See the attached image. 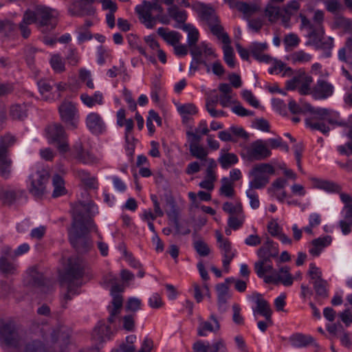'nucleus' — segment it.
<instances>
[{"mask_svg": "<svg viewBox=\"0 0 352 352\" xmlns=\"http://www.w3.org/2000/svg\"><path fill=\"white\" fill-rule=\"evenodd\" d=\"M97 207L92 201L79 202L72 205V226L68 228V237L72 246L78 253H86L92 247L89 232L96 228L92 216Z\"/></svg>", "mask_w": 352, "mask_h": 352, "instance_id": "obj_1", "label": "nucleus"}, {"mask_svg": "<svg viewBox=\"0 0 352 352\" xmlns=\"http://www.w3.org/2000/svg\"><path fill=\"white\" fill-rule=\"evenodd\" d=\"M45 343L39 340L28 342L22 352H44L46 346L58 349V352H65L69 343V334L63 329H52L47 324H43L40 329Z\"/></svg>", "mask_w": 352, "mask_h": 352, "instance_id": "obj_2", "label": "nucleus"}, {"mask_svg": "<svg viewBox=\"0 0 352 352\" xmlns=\"http://www.w3.org/2000/svg\"><path fill=\"white\" fill-rule=\"evenodd\" d=\"M302 109L305 111L312 113L314 116L305 120V124L311 130L319 131L324 135H327L330 128L326 122L340 126H346V122L340 118L338 112L326 108L315 109L309 103H305Z\"/></svg>", "mask_w": 352, "mask_h": 352, "instance_id": "obj_3", "label": "nucleus"}, {"mask_svg": "<svg viewBox=\"0 0 352 352\" xmlns=\"http://www.w3.org/2000/svg\"><path fill=\"white\" fill-rule=\"evenodd\" d=\"M84 264L79 258H69L68 266L60 276V284L67 287V293L64 295L62 307L65 309L67 301L71 300L74 295L78 294L77 289L82 285V278L84 276Z\"/></svg>", "mask_w": 352, "mask_h": 352, "instance_id": "obj_4", "label": "nucleus"}, {"mask_svg": "<svg viewBox=\"0 0 352 352\" xmlns=\"http://www.w3.org/2000/svg\"><path fill=\"white\" fill-rule=\"evenodd\" d=\"M20 327L11 319L0 320V346L3 349H18L22 343Z\"/></svg>", "mask_w": 352, "mask_h": 352, "instance_id": "obj_5", "label": "nucleus"}, {"mask_svg": "<svg viewBox=\"0 0 352 352\" xmlns=\"http://www.w3.org/2000/svg\"><path fill=\"white\" fill-rule=\"evenodd\" d=\"M117 276L112 273H108L104 275L102 278V285L104 287L111 285V305L107 307V309L109 312V316L107 320L109 323H113L115 321V318L120 313L123 305V298L120 294L123 291V288L120 285L117 283Z\"/></svg>", "mask_w": 352, "mask_h": 352, "instance_id": "obj_6", "label": "nucleus"}, {"mask_svg": "<svg viewBox=\"0 0 352 352\" xmlns=\"http://www.w3.org/2000/svg\"><path fill=\"white\" fill-rule=\"evenodd\" d=\"M274 166L267 163L254 165L249 171L248 175L252 179L249 182L250 189H263L270 182L269 175H274Z\"/></svg>", "mask_w": 352, "mask_h": 352, "instance_id": "obj_7", "label": "nucleus"}, {"mask_svg": "<svg viewBox=\"0 0 352 352\" xmlns=\"http://www.w3.org/2000/svg\"><path fill=\"white\" fill-rule=\"evenodd\" d=\"M58 110L61 121L68 129L75 130L78 128L80 114L76 103L65 100L59 105Z\"/></svg>", "mask_w": 352, "mask_h": 352, "instance_id": "obj_8", "label": "nucleus"}, {"mask_svg": "<svg viewBox=\"0 0 352 352\" xmlns=\"http://www.w3.org/2000/svg\"><path fill=\"white\" fill-rule=\"evenodd\" d=\"M47 135L50 144H56L57 149L61 153L69 151L67 135L65 127L60 123H54L47 128Z\"/></svg>", "mask_w": 352, "mask_h": 352, "instance_id": "obj_9", "label": "nucleus"}, {"mask_svg": "<svg viewBox=\"0 0 352 352\" xmlns=\"http://www.w3.org/2000/svg\"><path fill=\"white\" fill-rule=\"evenodd\" d=\"M197 6L201 19L207 23L214 35L221 38V34L224 33L223 28L219 24L220 21L214 10L202 3H199Z\"/></svg>", "mask_w": 352, "mask_h": 352, "instance_id": "obj_10", "label": "nucleus"}, {"mask_svg": "<svg viewBox=\"0 0 352 352\" xmlns=\"http://www.w3.org/2000/svg\"><path fill=\"white\" fill-rule=\"evenodd\" d=\"M50 179L49 171L41 168L30 176L31 183L30 192L36 198L42 197L47 192L46 186Z\"/></svg>", "mask_w": 352, "mask_h": 352, "instance_id": "obj_11", "label": "nucleus"}, {"mask_svg": "<svg viewBox=\"0 0 352 352\" xmlns=\"http://www.w3.org/2000/svg\"><path fill=\"white\" fill-rule=\"evenodd\" d=\"M16 142L14 136L10 134L0 138V175L7 178L10 173L12 161L8 158V149Z\"/></svg>", "mask_w": 352, "mask_h": 352, "instance_id": "obj_12", "label": "nucleus"}, {"mask_svg": "<svg viewBox=\"0 0 352 352\" xmlns=\"http://www.w3.org/2000/svg\"><path fill=\"white\" fill-rule=\"evenodd\" d=\"M272 152L267 144L263 140H257L251 144L248 148L245 154H242V157L250 162L259 161L270 157Z\"/></svg>", "mask_w": 352, "mask_h": 352, "instance_id": "obj_13", "label": "nucleus"}, {"mask_svg": "<svg viewBox=\"0 0 352 352\" xmlns=\"http://www.w3.org/2000/svg\"><path fill=\"white\" fill-rule=\"evenodd\" d=\"M96 0H76L68 8V12L72 16H92L96 14L93 6Z\"/></svg>", "mask_w": 352, "mask_h": 352, "instance_id": "obj_14", "label": "nucleus"}, {"mask_svg": "<svg viewBox=\"0 0 352 352\" xmlns=\"http://www.w3.org/2000/svg\"><path fill=\"white\" fill-rule=\"evenodd\" d=\"M316 34L310 38L307 44L314 46L316 50L323 52L322 56L329 58L331 56V50L334 47L333 38L331 36L324 38V30H318Z\"/></svg>", "mask_w": 352, "mask_h": 352, "instance_id": "obj_15", "label": "nucleus"}, {"mask_svg": "<svg viewBox=\"0 0 352 352\" xmlns=\"http://www.w3.org/2000/svg\"><path fill=\"white\" fill-rule=\"evenodd\" d=\"M135 10L146 28L152 29L155 27L157 18L152 14L153 9L151 1L144 0L141 4L136 6Z\"/></svg>", "mask_w": 352, "mask_h": 352, "instance_id": "obj_16", "label": "nucleus"}, {"mask_svg": "<svg viewBox=\"0 0 352 352\" xmlns=\"http://www.w3.org/2000/svg\"><path fill=\"white\" fill-rule=\"evenodd\" d=\"M58 12L49 7L45 6H37L38 23L40 26L50 25L52 28L56 25Z\"/></svg>", "mask_w": 352, "mask_h": 352, "instance_id": "obj_17", "label": "nucleus"}, {"mask_svg": "<svg viewBox=\"0 0 352 352\" xmlns=\"http://www.w3.org/2000/svg\"><path fill=\"white\" fill-rule=\"evenodd\" d=\"M85 124L92 134L100 135L106 131V124L104 120L101 116L96 112H91L87 116Z\"/></svg>", "mask_w": 352, "mask_h": 352, "instance_id": "obj_18", "label": "nucleus"}, {"mask_svg": "<svg viewBox=\"0 0 352 352\" xmlns=\"http://www.w3.org/2000/svg\"><path fill=\"white\" fill-rule=\"evenodd\" d=\"M215 289L218 310L221 314H223L228 309V300L232 298V294L227 284H217Z\"/></svg>", "mask_w": 352, "mask_h": 352, "instance_id": "obj_19", "label": "nucleus"}, {"mask_svg": "<svg viewBox=\"0 0 352 352\" xmlns=\"http://www.w3.org/2000/svg\"><path fill=\"white\" fill-rule=\"evenodd\" d=\"M192 350L193 352H228L226 345L221 339L214 342L211 346L209 342L205 344L204 341L197 340L193 344Z\"/></svg>", "mask_w": 352, "mask_h": 352, "instance_id": "obj_20", "label": "nucleus"}, {"mask_svg": "<svg viewBox=\"0 0 352 352\" xmlns=\"http://www.w3.org/2000/svg\"><path fill=\"white\" fill-rule=\"evenodd\" d=\"M333 90V86L331 83L324 80H318L311 94L316 100H324L332 96Z\"/></svg>", "mask_w": 352, "mask_h": 352, "instance_id": "obj_21", "label": "nucleus"}, {"mask_svg": "<svg viewBox=\"0 0 352 352\" xmlns=\"http://www.w3.org/2000/svg\"><path fill=\"white\" fill-rule=\"evenodd\" d=\"M256 298V307L253 308L254 314H258L262 316L265 317L266 321L272 324V311L270 309V306L267 300L262 298V295L258 293L253 294Z\"/></svg>", "mask_w": 352, "mask_h": 352, "instance_id": "obj_22", "label": "nucleus"}, {"mask_svg": "<svg viewBox=\"0 0 352 352\" xmlns=\"http://www.w3.org/2000/svg\"><path fill=\"white\" fill-rule=\"evenodd\" d=\"M210 319L212 321H200L197 328V334L199 336H206L207 331L216 333L220 329V324L214 314L210 316Z\"/></svg>", "mask_w": 352, "mask_h": 352, "instance_id": "obj_23", "label": "nucleus"}, {"mask_svg": "<svg viewBox=\"0 0 352 352\" xmlns=\"http://www.w3.org/2000/svg\"><path fill=\"white\" fill-rule=\"evenodd\" d=\"M220 39L224 44L223 47L224 60L230 68H234L235 66L234 56L233 49L230 46V38L227 33H223L221 34Z\"/></svg>", "mask_w": 352, "mask_h": 352, "instance_id": "obj_24", "label": "nucleus"}, {"mask_svg": "<svg viewBox=\"0 0 352 352\" xmlns=\"http://www.w3.org/2000/svg\"><path fill=\"white\" fill-rule=\"evenodd\" d=\"M28 284L41 287L42 292H45V279L41 273H40L35 267L30 268L28 272ZM52 288L49 286L47 287V291H50Z\"/></svg>", "mask_w": 352, "mask_h": 352, "instance_id": "obj_25", "label": "nucleus"}, {"mask_svg": "<svg viewBox=\"0 0 352 352\" xmlns=\"http://www.w3.org/2000/svg\"><path fill=\"white\" fill-rule=\"evenodd\" d=\"M157 34L169 45L175 46L179 44L182 38V34L174 30L167 31V28L160 27L157 29Z\"/></svg>", "mask_w": 352, "mask_h": 352, "instance_id": "obj_26", "label": "nucleus"}, {"mask_svg": "<svg viewBox=\"0 0 352 352\" xmlns=\"http://www.w3.org/2000/svg\"><path fill=\"white\" fill-rule=\"evenodd\" d=\"M294 278L291 274H280L274 271L271 275L265 277V283L267 284L278 285L282 283L284 286H291L293 284Z\"/></svg>", "mask_w": 352, "mask_h": 352, "instance_id": "obj_27", "label": "nucleus"}, {"mask_svg": "<svg viewBox=\"0 0 352 352\" xmlns=\"http://www.w3.org/2000/svg\"><path fill=\"white\" fill-rule=\"evenodd\" d=\"M331 241L332 237L329 235L315 239L311 241L312 248L309 249V252L313 256H319L322 250L329 245Z\"/></svg>", "mask_w": 352, "mask_h": 352, "instance_id": "obj_28", "label": "nucleus"}, {"mask_svg": "<svg viewBox=\"0 0 352 352\" xmlns=\"http://www.w3.org/2000/svg\"><path fill=\"white\" fill-rule=\"evenodd\" d=\"M316 293L315 298L320 302L329 297V284L326 280H322L317 282H311Z\"/></svg>", "mask_w": 352, "mask_h": 352, "instance_id": "obj_29", "label": "nucleus"}, {"mask_svg": "<svg viewBox=\"0 0 352 352\" xmlns=\"http://www.w3.org/2000/svg\"><path fill=\"white\" fill-rule=\"evenodd\" d=\"M175 28L182 29L184 31L188 33L187 36V43L188 46L193 45L197 43L199 41V34L197 28L192 25L188 23L184 24L182 26L179 25H175Z\"/></svg>", "mask_w": 352, "mask_h": 352, "instance_id": "obj_30", "label": "nucleus"}, {"mask_svg": "<svg viewBox=\"0 0 352 352\" xmlns=\"http://www.w3.org/2000/svg\"><path fill=\"white\" fill-rule=\"evenodd\" d=\"M167 12L168 16L178 24H182V25L186 24L185 22L188 18V14L186 10H181L177 6L173 5L168 8Z\"/></svg>", "mask_w": 352, "mask_h": 352, "instance_id": "obj_31", "label": "nucleus"}, {"mask_svg": "<svg viewBox=\"0 0 352 352\" xmlns=\"http://www.w3.org/2000/svg\"><path fill=\"white\" fill-rule=\"evenodd\" d=\"M217 240L219 243V248L221 250L223 257L230 256H235V251L232 250V245L228 239H224L222 234L217 231L216 232Z\"/></svg>", "mask_w": 352, "mask_h": 352, "instance_id": "obj_32", "label": "nucleus"}, {"mask_svg": "<svg viewBox=\"0 0 352 352\" xmlns=\"http://www.w3.org/2000/svg\"><path fill=\"white\" fill-rule=\"evenodd\" d=\"M103 98L102 94L99 91H96L93 96H89L87 94H82L80 95V100L82 103L89 108L96 104L102 105L103 104Z\"/></svg>", "mask_w": 352, "mask_h": 352, "instance_id": "obj_33", "label": "nucleus"}, {"mask_svg": "<svg viewBox=\"0 0 352 352\" xmlns=\"http://www.w3.org/2000/svg\"><path fill=\"white\" fill-rule=\"evenodd\" d=\"M289 341L293 346L301 348L311 344L314 338L310 336L297 333L290 336Z\"/></svg>", "mask_w": 352, "mask_h": 352, "instance_id": "obj_34", "label": "nucleus"}, {"mask_svg": "<svg viewBox=\"0 0 352 352\" xmlns=\"http://www.w3.org/2000/svg\"><path fill=\"white\" fill-rule=\"evenodd\" d=\"M10 116L13 120H24L28 116L26 104L24 103L12 104L10 108Z\"/></svg>", "mask_w": 352, "mask_h": 352, "instance_id": "obj_35", "label": "nucleus"}, {"mask_svg": "<svg viewBox=\"0 0 352 352\" xmlns=\"http://www.w3.org/2000/svg\"><path fill=\"white\" fill-rule=\"evenodd\" d=\"M314 187L324 190L328 192H336L340 190V187L334 182L322 180L317 178H313Z\"/></svg>", "mask_w": 352, "mask_h": 352, "instance_id": "obj_36", "label": "nucleus"}, {"mask_svg": "<svg viewBox=\"0 0 352 352\" xmlns=\"http://www.w3.org/2000/svg\"><path fill=\"white\" fill-rule=\"evenodd\" d=\"M254 268L257 276L259 278H263L264 281L265 277L267 276L265 275V273L272 272L273 274L275 271L270 263V261H258L254 263Z\"/></svg>", "mask_w": 352, "mask_h": 352, "instance_id": "obj_37", "label": "nucleus"}, {"mask_svg": "<svg viewBox=\"0 0 352 352\" xmlns=\"http://www.w3.org/2000/svg\"><path fill=\"white\" fill-rule=\"evenodd\" d=\"M236 9L242 12L245 17L249 19L254 13L257 12L259 8L254 3H248L243 1H237L235 3Z\"/></svg>", "mask_w": 352, "mask_h": 352, "instance_id": "obj_38", "label": "nucleus"}, {"mask_svg": "<svg viewBox=\"0 0 352 352\" xmlns=\"http://www.w3.org/2000/svg\"><path fill=\"white\" fill-rule=\"evenodd\" d=\"M52 184L54 186V190L52 192V197L56 198L60 197L66 194V189L65 187V182L62 177L59 175L56 174L52 178Z\"/></svg>", "mask_w": 352, "mask_h": 352, "instance_id": "obj_39", "label": "nucleus"}, {"mask_svg": "<svg viewBox=\"0 0 352 352\" xmlns=\"http://www.w3.org/2000/svg\"><path fill=\"white\" fill-rule=\"evenodd\" d=\"M218 162L223 169H228L239 162L238 157L233 153H221Z\"/></svg>", "mask_w": 352, "mask_h": 352, "instance_id": "obj_40", "label": "nucleus"}, {"mask_svg": "<svg viewBox=\"0 0 352 352\" xmlns=\"http://www.w3.org/2000/svg\"><path fill=\"white\" fill-rule=\"evenodd\" d=\"M221 186L219 189V194L228 198L234 195V184L228 177H224L221 180Z\"/></svg>", "mask_w": 352, "mask_h": 352, "instance_id": "obj_41", "label": "nucleus"}, {"mask_svg": "<svg viewBox=\"0 0 352 352\" xmlns=\"http://www.w3.org/2000/svg\"><path fill=\"white\" fill-rule=\"evenodd\" d=\"M287 59L292 64L305 63L311 60V55L305 52L303 50H298L291 54Z\"/></svg>", "mask_w": 352, "mask_h": 352, "instance_id": "obj_42", "label": "nucleus"}, {"mask_svg": "<svg viewBox=\"0 0 352 352\" xmlns=\"http://www.w3.org/2000/svg\"><path fill=\"white\" fill-rule=\"evenodd\" d=\"M25 194L24 190H4L0 195V198L4 204H12L16 199Z\"/></svg>", "mask_w": 352, "mask_h": 352, "instance_id": "obj_43", "label": "nucleus"}, {"mask_svg": "<svg viewBox=\"0 0 352 352\" xmlns=\"http://www.w3.org/2000/svg\"><path fill=\"white\" fill-rule=\"evenodd\" d=\"M301 25L302 26L309 30L308 36L309 38L314 36L318 30H323V26L321 24H314L311 23L306 16L301 15Z\"/></svg>", "mask_w": 352, "mask_h": 352, "instance_id": "obj_44", "label": "nucleus"}, {"mask_svg": "<svg viewBox=\"0 0 352 352\" xmlns=\"http://www.w3.org/2000/svg\"><path fill=\"white\" fill-rule=\"evenodd\" d=\"M75 177L79 178L86 186L94 188L96 186V179L90 176V173L82 169L74 170Z\"/></svg>", "mask_w": 352, "mask_h": 352, "instance_id": "obj_45", "label": "nucleus"}, {"mask_svg": "<svg viewBox=\"0 0 352 352\" xmlns=\"http://www.w3.org/2000/svg\"><path fill=\"white\" fill-rule=\"evenodd\" d=\"M283 9H280L278 6H274L271 3L267 4L265 10V16L268 18V20L272 22H276L280 19V15Z\"/></svg>", "mask_w": 352, "mask_h": 352, "instance_id": "obj_46", "label": "nucleus"}, {"mask_svg": "<svg viewBox=\"0 0 352 352\" xmlns=\"http://www.w3.org/2000/svg\"><path fill=\"white\" fill-rule=\"evenodd\" d=\"M189 151L192 156L201 160H206L208 151L199 144H190Z\"/></svg>", "mask_w": 352, "mask_h": 352, "instance_id": "obj_47", "label": "nucleus"}, {"mask_svg": "<svg viewBox=\"0 0 352 352\" xmlns=\"http://www.w3.org/2000/svg\"><path fill=\"white\" fill-rule=\"evenodd\" d=\"M222 209L224 212L230 214L231 216L239 215L243 214V206L241 202L233 204L231 202H225L223 205Z\"/></svg>", "mask_w": 352, "mask_h": 352, "instance_id": "obj_48", "label": "nucleus"}, {"mask_svg": "<svg viewBox=\"0 0 352 352\" xmlns=\"http://www.w3.org/2000/svg\"><path fill=\"white\" fill-rule=\"evenodd\" d=\"M169 204L171 206V211L167 212V214L168 216L173 215L174 217V225H175L177 232L179 234H182L183 235L188 234L190 232V229L187 228L184 230L181 229L179 222L177 217V213L176 206H175V202L173 201H171L169 202Z\"/></svg>", "mask_w": 352, "mask_h": 352, "instance_id": "obj_49", "label": "nucleus"}, {"mask_svg": "<svg viewBox=\"0 0 352 352\" xmlns=\"http://www.w3.org/2000/svg\"><path fill=\"white\" fill-rule=\"evenodd\" d=\"M39 92L43 96L45 100H48L50 98V92L52 89V85L50 82L45 79H41L37 82Z\"/></svg>", "mask_w": 352, "mask_h": 352, "instance_id": "obj_50", "label": "nucleus"}, {"mask_svg": "<svg viewBox=\"0 0 352 352\" xmlns=\"http://www.w3.org/2000/svg\"><path fill=\"white\" fill-rule=\"evenodd\" d=\"M287 185V180L286 179L278 177L272 182L271 186L268 188L267 192L271 196H274L278 190L283 189Z\"/></svg>", "mask_w": 352, "mask_h": 352, "instance_id": "obj_51", "label": "nucleus"}, {"mask_svg": "<svg viewBox=\"0 0 352 352\" xmlns=\"http://www.w3.org/2000/svg\"><path fill=\"white\" fill-rule=\"evenodd\" d=\"M0 271L6 274H14L16 271V265L10 262L6 258H0Z\"/></svg>", "mask_w": 352, "mask_h": 352, "instance_id": "obj_52", "label": "nucleus"}, {"mask_svg": "<svg viewBox=\"0 0 352 352\" xmlns=\"http://www.w3.org/2000/svg\"><path fill=\"white\" fill-rule=\"evenodd\" d=\"M207 58H206L204 56H192V60L190 65V71L189 73L190 75H192L199 69V65H206Z\"/></svg>", "mask_w": 352, "mask_h": 352, "instance_id": "obj_53", "label": "nucleus"}, {"mask_svg": "<svg viewBox=\"0 0 352 352\" xmlns=\"http://www.w3.org/2000/svg\"><path fill=\"white\" fill-rule=\"evenodd\" d=\"M193 247L197 254L201 256H206L210 252V250L207 243L201 239L195 241L193 243Z\"/></svg>", "mask_w": 352, "mask_h": 352, "instance_id": "obj_54", "label": "nucleus"}, {"mask_svg": "<svg viewBox=\"0 0 352 352\" xmlns=\"http://www.w3.org/2000/svg\"><path fill=\"white\" fill-rule=\"evenodd\" d=\"M50 65L52 69L57 73H61L65 71V63L58 54H54L51 57Z\"/></svg>", "mask_w": 352, "mask_h": 352, "instance_id": "obj_55", "label": "nucleus"}, {"mask_svg": "<svg viewBox=\"0 0 352 352\" xmlns=\"http://www.w3.org/2000/svg\"><path fill=\"white\" fill-rule=\"evenodd\" d=\"M177 111L180 115H195L197 113L198 110L196 106L192 103H186L184 104H179L177 107Z\"/></svg>", "mask_w": 352, "mask_h": 352, "instance_id": "obj_56", "label": "nucleus"}, {"mask_svg": "<svg viewBox=\"0 0 352 352\" xmlns=\"http://www.w3.org/2000/svg\"><path fill=\"white\" fill-rule=\"evenodd\" d=\"M307 274L309 276L311 282H317L319 280H324L322 278V271L320 270V268L316 267V265L314 263L309 264V267Z\"/></svg>", "mask_w": 352, "mask_h": 352, "instance_id": "obj_57", "label": "nucleus"}, {"mask_svg": "<svg viewBox=\"0 0 352 352\" xmlns=\"http://www.w3.org/2000/svg\"><path fill=\"white\" fill-rule=\"evenodd\" d=\"M245 220L244 214L237 215L236 217L230 216L228 221V224L232 229L236 230L239 229Z\"/></svg>", "mask_w": 352, "mask_h": 352, "instance_id": "obj_58", "label": "nucleus"}, {"mask_svg": "<svg viewBox=\"0 0 352 352\" xmlns=\"http://www.w3.org/2000/svg\"><path fill=\"white\" fill-rule=\"evenodd\" d=\"M23 23L28 24H32L38 22V16H37V7L35 10H31L28 9L23 15V19L21 21Z\"/></svg>", "mask_w": 352, "mask_h": 352, "instance_id": "obj_59", "label": "nucleus"}, {"mask_svg": "<svg viewBox=\"0 0 352 352\" xmlns=\"http://www.w3.org/2000/svg\"><path fill=\"white\" fill-rule=\"evenodd\" d=\"M246 195L250 199V204L252 208L257 209L260 206L258 195L255 190L248 188L246 190Z\"/></svg>", "mask_w": 352, "mask_h": 352, "instance_id": "obj_60", "label": "nucleus"}, {"mask_svg": "<svg viewBox=\"0 0 352 352\" xmlns=\"http://www.w3.org/2000/svg\"><path fill=\"white\" fill-rule=\"evenodd\" d=\"M16 25L10 20H0V32H4L6 34L12 33L16 30Z\"/></svg>", "mask_w": 352, "mask_h": 352, "instance_id": "obj_61", "label": "nucleus"}, {"mask_svg": "<svg viewBox=\"0 0 352 352\" xmlns=\"http://www.w3.org/2000/svg\"><path fill=\"white\" fill-rule=\"evenodd\" d=\"M242 97L246 102H248L254 108H258L259 107V101L256 98L251 91L243 90L242 91Z\"/></svg>", "mask_w": 352, "mask_h": 352, "instance_id": "obj_62", "label": "nucleus"}, {"mask_svg": "<svg viewBox=\"0 0 352 352\" xmlns=\"http://www.w3.org/2000/svg\"><path fill=\"white\" fill-rule=\"evenodd\" d=\"M248 27L254 32H258L263 26V19L261 17L256 19H248Z\"/></svg>", "mask_w": 352, "mask_h": 352, "instance_id": "obj_63", "label": "nucleus"}, {"mask_svg": "<svg viewBox=\"0 0 352 352\" xmlns=\"http://www.w3.org/2000/svg\"><path fill=\"white\" fill-rule=\"evenodd\" d=\"M66 60L71 65H76L79 62L80 57L78 53L75 48H69L66 56Z\"/></svg>", "mask_w": 352, "mask_h": 352, "instance_id": "obj_64", "label": "nucleus"}]
</instances>
